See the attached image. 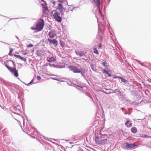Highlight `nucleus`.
Listing matches in <instances>:
<instances>
[{
  "instance_id": "f257e3e1",
  "label": "nucleus",
  "mask_w": 151,
  "mask_h": 151,
  "mask_svg": "<svg viewBox=\"0 0 151 151\" xmlns=\"http://www.w3.org/2000/svg\"><path fill=\"white\" fill-rule=\"evenodd\" d=\"M70 70L74 73H80L83 75L85 72V70L81 68H78L76 67L73 65H71L68 67Z\"/></svg>"
},
{
  "instance_id": "f03ea898",
  "label": "nucleus",
  "mask_w": 151,
  "mask_h": 151,
  "mask_svg": "<svg viewBox=\"0 0 151 151\" xmlns=\"http://www.w3.org/2000/svg\"><path fill=\"white\" fill-rule=\"evenodd\" d=\"M53 18L58 22H60L62 21V18L60 16V13L56 10H53L51 12Z\"/></svg>"
},
{
  "instance_id": "7ed1b4c3",
  "label": "nucleus",
  "mask_w": 151,
  "mask_h": 151,
  "mask_svg": "<svg viewBox=\"0 0 151 151\" xmlns=\"http://www.w3.org/2000/svg\"><path fill=\"white\" fill-rule=\"evenodd\" d=\"M44 25V21L42 19H40L37 22L36 25V30L38 31H41L43 29Z\"/></svg>"
},
{
  "instance_id": "20e7f679",
  "label": "nucleus",
  "mask_w": 151,
  "mask_h": 151,
  "mask_svg": "<svg viewBox=\"0 0 151 151\" xmlns=\"http://www.w3.org/2000/svg\"><path fill=\"white\" fill-rule=\"evenodd\" d=\"M5 66L12 73H14L15 76L16 77L18 76V71L16 70V68H11L10 66H8L7 64H5Z\"/></svg>"
},
{
  "instance_id": "39448f33",
  "label": "nucleus",
  "mask_w": 151,
  "mask_h": 151,
  "mask_svg": "<svg viewBox=\"0 0 151 151\" xmlns=\"http://www.w3.org/2000/svg\"><path fill=\"white\" fill-rule=\"evenodd\" d=\"M58 6L56 9L59 10L61 14H63L65 11L66 10V8L63 7V5L60 3H57Z\"/></svg>"
},
{
  "instance_id": "423d86ee",
  "label": "nucleus",
  "mask_w": 151,
  "mask_h": 151,
  "mask_svg": "<svg viewBox=\"0 0 151 151\" xmlns=\"http://www.w3.org/2000/svg\"><path fill=\"white\" fill-rule=\"evenodd\" d=\"M123 146L124 147L128 149L134 148L135 146H137L136 145H134V144H129L127 142L124 143L123 144Z\"/></svg>"
},
{
  "instance_id": "0eeeda50",
  "label": "nucleus",
  "mask_w": 151,
  "mask_h": 151,
  "mask_svg": "<svg viewBox=\"0 0 151 151\" xmlns=\"http://www.w3.org/2000/svg\"><path fill=\"white\" fill-rule=\"evenodd\" d=\"M92 3L96 4L98 8L99 12H100L99 6L100 5V0H93Z\"/></svg>"
},
{
  "instance_id": "6e6552de",
  "label": "nucleus",
  "mask_w": 151,
  "mask_h": 151,
  "mask_svg": "<svg viewBox=\"0 0 151 151\" xmlns=\"http://www.w3.org/2000/svg\"><path fill=\"white\" fill-rule=\"evenodd\" d=\"M108 140L106 139H103L100 142H99V144L104 145L106 144Z\"/></svg>"
},
{
  "instance_id": "1a4fd4ad",
  "label": "nucleus",
  "mask_w": 151,
  "mask_h": 151,
  "mask_svg": "<svg viewBox=\"0 0 151 151\" xmlns=\"http://www.w3.org/2000/svg\"><path fill=\"white\" fill-rule=\"evenodd\" d=\"M47 60L49 62H55L56 60L54 58V57H48L47 58Z\"/></svg>"
},
{
  "instance_id": "9d476101",
  "label": "nucleus",
  "mask_w": 151,
  "mask_h": 151,
  "mask_svg": "<svg viewBox=\"0 0 151 151\" xmlns=\"http://www.w3.org/2000/svg\"><path fill=\"white\" fill-rule=\"evenodd\" d=\"M48 40L50 43L56 44V45L57 44L58 41L55 39H53V40H51L48 39Z\"/></svg>"
},
{
  "instance_id": "9b49d317",
  "label": "nucleus",
  "mask_w": 151,
  "mask_h": 151,
  "mask_svg": "<svg viewBox=\"0 0 151 151\" xmlns=\"http://www.w3.org/2000/svg\"><path fill=\"white\" fill-rule=\"evenodd\" d=\"M76 53L77 55H79L80 57L86 56L85 53L82 51L77 52Z\"/></svg>"
},
{
  "instance_id": "f8f14e48",
  "label": "nucleus",
  "mask_w": 151,
  "mask_h": 151,
  "mask_svg": "<svg viewBox=\"0 0 151 151\" xmlns=\"http://www.w3.org/2000/svg\"><path fill=\"white\" fill-rule=\"evenodd\" d=\"M75 7L74 6H69L68 10H66V12H68L70 11H73Z\"/></svg>"
},
{
  "instance_id": "ddd939ff",
  "label": "nucleus",
  "mask_w": 151,
  "mask_h": 151,
  "mask_svg": "<svg viewBox=\"0 0 151 151\" xmlns=\"http://www.w3.org/2000/svg\"><path fill=\"white\" fill-rule=\"evenodd\" d=\"M131 132L134 134L136 133L137 131V128L135 127H132L131 129Z\"/></svg>"
},
{
  "instance_id": "4468645a",
  "label": "nucleus",
  "mask_w": 151,
  "mask_h": 151,
  "mask_svg": "<svg viewBox=\"0 0 151 151\" xmlns=\"http://www.w3.org/2000/svg\"><path fill=\"white\" fill-rule=\"evenodd\" d=\"M14 56L17 58H18L20 59L21 60H24V61H26V59L25 58H24L23 57H22L19 55H17L16 54H14Z\"/></svg>"
},
{
  "instance_id": "2eb2a0df",
  "label": "nucleus",
  "mask_w": 151,
  "mask_h": 151,
  "mask_svg": "<svg viewBox=\"0 0 151 151\" xmlns=\"http://www.w3.org/2000/svg\"><path fill=\"white\" fill-rule=\"evenodd\" d=\"M47 8L45 6H43L42 9L43 13L44 14H47Z\"/></svg>"
},
{
  "instance_id": "dca6fc26",
  "label": "nucleus",
  "mask_w": 151,
  "mask_h": 151,
  "mask_svg": "<svg viewBox=\"0 0 151 151\" xmlns=\"http://www.w3.org/2000/svg\"><path fill=\"white\" fill-rule=\"evenodd\" d=\"M102 139H99V137L96 136L95 137V141L96 143L99 144V142H100Z\"/></svg>"
},
{
  "instance_id": "f3484780",
  "label": "nucleus",
  "mask_w": 151,
  "mask_h": 151,
  "mask_svg": "<svg viewBox=\"0 0 151 151\" xmlns=\"http://www.w3.org/2000/svg\"><path fill=\"white\" fill-rule=\"evenodd\" d=\"M102 72L104 74H106L108 75V77L111 76V74L109 73L106 70L104 69L102 71Z\"/></svg>"
},
{
  "instance_id": "a211bd4d",
  "label": "nucleus",
  "mask_w": 151,
  "mask_h": 151,
  "mask_svg": "<svg viewBox=\"0 0 151 151\" xmlns=\"http://www.w3.org/2000/svg\"><path fill=\"white\" fill-rule=\"evenodd\" d=\"M48 35L49 37L51 38L54 37L55 36V35L52 32H49Z\"/></svg>"
},
{
  "instance_id": "6ab92c4d",
  "label": "nucleus",
  "mask_w": 151,
  "mask_h": 151,
  "mask_svg": "<svg viewBox=\"0 0 151 151\" xmlns=\"http://www.w3.org/2000/svg\"><path fill=\"white\" fill-rule=\"evenodd\" d=\"M14 51V49L13 48H11L10 49V51L8 55L10 56H12L13 55L12 52Z\"/></svg>"
},
{
  "instance_id": "aec40b11",
  "label": "nucleus",
  "mask_w": 151,
  "mask_h": 151,
  "mask_svg": "<svg viewBox=\"0 0 151 151\" xmlns=\"http://www.w3.org/2000/svg\"><path fill=\"white\" fill-rule=\"evenodd\" d=\"M102 64L104 66L107 67V63L105 60H103Z\"/></svg>"
},
{
  "instance_id": "412c9836",
  "label": "nucleus",
  "mask_w": 151,
  "mask_h": 151,
  "mask_svg": "<svg viewBox=\"0 0 151 151\" xmlns=\"http://www.w3.org/2000/svg\"><path fill=\"white\" fill-rule=\"evenodd\" d=\"M93 49L94 52L96 55H98L99 54V53L96 49L95 47L93 48Z\"/></svg>"
},
{
  "instance_id": "4be33fe9",
  "label": "nucleus",
  "mask_w": 151,
  "mask_h": 151,
  "mask_svg": "<svg viewBox=\"0 0 151 151\" xmlns=\"http://www.w3.org/2000/svg\"><path fill=\"white\" fill-rule=\"evenodd\" d=\"M118 78L121 79V81L124 83H125L127 81L126 80L125 78H122L120 77H118Z\"/></svg>"
},
{
  "instance_id": "5701e85b",
  "label": "nucleus",
  "mask_w": 151,
  "mask_h": 151,
  "mask_svg": "<svg viewBox=\"0 0 151 151\" xmlns=\"http://www.w3.org/2000/svg\"><path fill=\"white\" fill-rule=\"evenodd\" d=\"M91 67L93 70H95V68L93 65H91Z\"/></svg>"
},
{
  "instance_id": "b1692460",
  "label": "nucleus",
  "mask_w": 151,
  "mask_h": 151,
  "mask_svg": "<svg viewBox=\"0 0 151 151\" xmlns=\"http://www.w3.org/2000/svg\"><path fill=\"white\" fill-rule=\"evenodd\" d=\"M142 137L145 138H147L149 137V136L147 135H143L142 136Z\"/></svg>"
},
{
  "instance_id": "393cba45",
  "label": "nucleus",
  "mask_w": 151,
  "mask_h": 151,
  "mask_svg": "<svg viewBox=\"0 0 151 151\" xmlns=\"http://www.w3.org/2000/svg\"><path fill=\"white\" fill-rule=\"evenodd\" d=\"M132 123H130L129 124V125H127V127H130L132 126Z\"/></svg>"
},
{
  "instance_id": "a878e982",
  "label": "nucleus",
  "mask_w": 151,
  "mask_h": 151,
  "mask_svg": "<svg viewBox=\"0 0 151 151\" xmlns=\"http://www.w3.org/2000/svg\"><path fill=\"white\" fill-rule=\"evenodd\" d=\"M101 132H102V129H101V131H100V134L101 135H102V136H106V135H107V134H103Z\"/></svg>"
},
{
  "instance_id": "bb28decb",
  "label": "nucleus",
  "mask_w": 151,
  "mask_h": 151,
  "mask_svg": "<svg viewBox=\"0 0 151 151\" xmlns=\"http://www.w3.org/2000/svg\"><path fill=\"white\" fill-rule=\"evenodd\" d=\"M37 78L38 80H39L41 79V77L40 76H37Z\"/></svg>"
},
{
  "instance_id": "cd10ccee",
  "label": "nucleus",
  "mask_w": 151,
  "mask_h": 151,
  "mask_svg": "<svg viewBox=\"0 0 151 151\" xmlns=\"http://www.w3.org/2000/svg\"><path fill=\"white\" fill-rule=\"evenodd\" d=\"M33 46V45L31 44H30L29 45H28V47H32Z\"/></svg>"
},
{
  "instance_id": "c85d7f7f",
  "label": "nucleus",
  "mask_w": 151,
  "mask_h": 151,
  "mask_svg": "<svg viewBox=\"0 0 151 151\" xmlns=\"http://www.w3.org/2000/svg\"><path fill=\"white\" fill-rule=\"evenodd\" d=\"M31 29L33 30L36 29V26L35 27H31Z\"/></svg>"
},
{
  "instance_id": "c756f323",
  "label": "nucleus",
  "mask_w": 151,
  "mask_h": 151,
  "mask_svg": "<svg viewBox=\"0 0 151 151\" xmlns=\"http://www.w3.org/2000/svg\"><path fill=\"white\" fill-rule=\"evenodd\" d=\"M0 130L2 129V131H3L5 129V128H4V127H1L0 128Z\"/></svg>"
},
{
  "instance_id": "7c9ffc66",
  "label": "nucleus",
  "mask_w": 151,
  "mask_h": 151,
  "mask_svg": "<svg viewBox=\"0 0 151 151\" xmlns=\"http://www.w3.org/2000/svg\"><path fill=\"white\" fill-rule=\"evenodd\" d=\"M129 121H127V122H126L125 123V125L127 126L128 125V124L129 123Z\"/></svg>"
},
{
  "instance_id": "2f4dec72",
  "label": "nucleus",
  "mask_w": 151,
  "mask_h": 151,
  "mask_svg": "<svg viewBox=\"0 0 151 151\" xmlns=\"http://www.w3.org/2000/svg\"><path fill=\"white\" fill-rule=\"evenodd\" d=\"M33 81H34V79H32V80L30 81V82L28 83V84H31V83H32Z\"/></svg>"
},
{
  "instance_id": "473e14b6",
  "label": "nucleus",
  "mask_w": 151,
  "mask_h": 151,
  "mask_svg": "<svg viewBox=\"0 0 151 151\" xmlns=\"http://www.w3.org/2000/svg\"><path fill=\"white\" fill-rule=\"evenodd\" d=\"M52 3L55 6V4H56V3L55 1H53L52 2Z\"/></svg>"
},
{
  "instance_id": "72a5a7b5",
  "label": "nucleus",
  "mask_w": 151,
  "mask_h": 151,
  "mask_svg": "<svg viewBox=\"0 0 151 151\" xmlns=\"http://www.w3.org/2000/svg\"><path fill=\"white\" fill-rule=\"evenodd\" d=\"M31 137H32V138H35V141H38V140L37 139L35 138V137H32V136H31Z\"/></svg>"
},
{
  "instance_id": "f704fd0d",
  "label": "nucleus",
  "mask_w": 151,
  "mask_h": 151,
  "mask_svg": "<svg viewBox=\"0 0 151 151\" xmlns=\"http://www.w3.org/2000/svg\"><path fill=\"white\" fill-rule=\"evenodd\" d=\"M99 47L100 49L101 48V45H99Z\"/></svg>"
},
{
  "instance_id": "c9c22d12",
  "label": "nucleus",
  "mask_w": 151,
  "mask_h": 151,
  "mask_svg": "<svg viewBox=\"0 0 151 151\" xmlns=\"http://www.w3.org/2000/svg\"><path fill=\"white\" fill-rule=\"evenodd\" d=\"M9 62H10L11 63H12V64H14V63L13 61L12 60V61H10Z\"/></svg>"
},
{
  "instance_id": "e433bc0d",
  "label": "nucleus",
  "mask_w": 151,
  "mask_h": 151,
  "mask_svg": "<svg viewBox=\"0 0 151 151\" xmlns=\"http://www.w3.org/2000/svg\"><path fill=\"white\" fill-rule=\"evenodd\" d=\"M26 134L27 135H29L27 132H26Z\"/></svg>"
},
{
  "instance_id": "4c0bfd02",
  "label": "nucleus",
  "mask_w": 151,
  "mask_h": 151,
  "mask_svg": "<svg viewBox=\"0 0 151 151\" xmlns=\"http://www.w3.org/2000/svg\"><path fill=\"white\" fill-rule=\"evenodd\" d=\"M150 68H151V65H150Z\"/></svg>"
},
{
  "instance_id": "58836bf2",
  "label": "nucleus",
  "mask_w": 151,
  "mask_h": 151,
  "mask_svg": "<svg viewBox=\"0 0 151 151\" xmlns=\"http://www.w3.org/2000/svg\"><path fill=\"white\" fill-rule=\"evenodd\" d=\"M42 1H44L43 0H42Z\"/></svg>"
}]
</instances>
